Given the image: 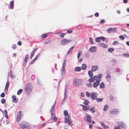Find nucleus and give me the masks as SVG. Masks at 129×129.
<instances>
[{"instance_id": "nucleus-1", "label": "nucleus", "mask_w": 129, "mask_h": 129, "mask_svg": "<svg viewBox=\"0 0 129 129\" xmlns=\"http://www.w3.org/2000/svg\"><path fill=\"white\" fill-rule=\"evenodd\" d=\"M64 115L66 116L64 118V123H68L69 125L70 126H72L73 124L72 122V121L71 120V118L68 115V113L67 110H64Z\"/></svg>"}, {"instance_id": "nucleus-2", "label": "nucleus", "mask_w": 129, "mask_h": 129, "mask_svg": "<svg viewBox=\"0 0 129 129\" xmlns=\"http://www.w3.org/2000/svg\"><path fill=\"white\" fill-rule=\"evenodd\" d=\"M20 126L22 128L30 129L31 128V126L28 123L24 121H22L20 123Z\"/></svg>"}, {"instance_id": "nucleus-3", "label": "nucleus", "mask_w": 129, "mask_h": 129, "mask_svg": "<svg viewBox=\"0 0 129 129\" xmlns=\"http://www.w3.org/2000/svg\"><path fill=\"white\" fill-rule=\"evenodd\" d=\"M33 88V86L31 83L27 84L25 86V93L27 94H29L31 92Z\"/></svg>"}, {"instance_id": "nucleus-4", "label": "nucleus", "mask_w": 129, "mask_h": 129, "mask_svg": "<svg viewBox=\"0 0 129 129\" xmlns=\"http://www.w3.org/2000/svg\"><path fill=\"white\" fill-rule=\"evenodd\" d=\"M55 105H54L52 107L50 112L51 113L52 117V120H53V122H56L57 119V117L55 116L54 114V108Z\"/></svg>"}, {"instance_id": "nucleus-5", "label": "nucleus", "mask_w": 129, "mask_h": 129, "mask_svg": "<svg viewBox=\"0 0 129 129\" xmlns=\"http://www.w3.org/2000/svg\"><path fill=\"white\" fill-rule=\"evenodd\" d=\"M71 41V40H69L66 38H63L61 41L60 43L61 45H66L69 43Z\"/></svg>"}, {"instance_id": "nucleus-6", "label": "nucleus", "mask_w": 129, "mask_h": 129, "mask_svg": "<svg viewBox=\"0 0 129 129\" xmlns=\"http://www.w3.org/2000/svg\"><path fill=\"white\" fill-rule=\"evenodd\" d=\"M82 81L81 79H77L73 81V85L75 86H79L81 84Z\"/></svg>"}, {"instance_id": "nucleus-7", "label": "nucleus", "mask_w": 129, "mask_h": 129, "mask_svg": "<svg viewBox=\"0 0 129 129\" xmlns=\"http://www.w3.org/2000/svg\"><path fill=\"white\" fill-rule=\"evenodd\" d=\"M22 116L23 115L21 114V111H19L17 115L16 122H19L22 117Z\"/></svg>"}, {"instance_id": "nucleus-8", "label": "nucleus", "mask_w": 129, "mask_h": 129, "mask_svg": "<svg viewBox=\"0 0 129 129\" xmlns=\"http://www.w3.org/2000/svg\"><path fill=\"white\" fill-rule=\"evenodd\" d=\"M96 80V81L94 82L93 85V87L96 88L99 85V83L101 81V79H98Z\"/></svg>"}, {"instance_id": "nucleus-9", "label": "nucleus", "mask_w": 129, "mask_h": 129, "mask_svg": "<svg viewBox=\"0 0 129 129\" xmlns=\"http://www.w3.org/2000/svg\"><path fill=\"white\" fill-rule=\"evenodd\" d=\"M80 106L82 107V110L84 111H87L89 110L90 108V106H86L82 104L80 105Z\"/></svg>"}, {"instance_id": "nucleus-10", "label": "nucleus", "mask_w": 129, "mask_h": 129, "mask_svg": "<svg viewBox=\"0 0 129 129\" xmlns=\"http://www.w3.org/2000/svg\"><path fill=\"white\" fill-rule=\"evenodd\" d=\"M97 95V94L96 93L93 92L91 93V96L93 100H95L96 99Z\"/></svg>"}, {"instance_id": "nucleus-11", "label": "nucleus", "mask_w": 129, "mask_h": 129, "mask_svg": "<svg viewBox=\"0 0 129 129\" xmlns=\"http://www.w3.org/2000/svg\"><path fill=\"white\" fill-rule=\"evenodd\" d=\"M118 124L121 128H125L126 127L125 124L123 122H119L118 123Z\"/></svg>"}, {"instance_id": "nucleus-12", "label": "nucleus", "mask_w": 129, "mask_h": 129, "mask_svg": "<svg viewBox=\"0 0 129 129\" xmlns=\"http://www.w3.org/2000/svg\"><path fill=\"white\" fill-rule=\"evenodd\" d=\"M98 79L97 76H94L93 78L92 77L91 78H89V81L90 82H94L95 80H96Z\"/></svg>"}, {"instance_id": "nucleus-13", "label": "nucleus", "mask_w": 129, "mask_h": 129, "mask_svg": "<svg viewBox=\"0 0 129 129\" xmlns=\"http://www.w3.org/2000/svg\"><path fill=\"white\" fill-rule=\"evenodd\" d=\"M119 112V111L118 109H114L111 110L110 111L111 113L112 114H116Z\"/></svg>"}, {"instance_id": "nucleus-14", "label": "nucleus", "mask_w": 129, "mask_h": 129, "mask_svg": "<svg viewBox=\"0 0 129 129\" xmlns=\"http://www.w3.org/2000/svg\"><path fill=\"white\" fill-rule=\"evenodd\" d=\"M86 116L87 117V121L89 122H91V116L88 114H86Z\"/></svg>"}, {"instance_id": "nucleus-15", "label": "nucleus", "mask_w": 129, "mask_h": 129, "mask_svg": "<svg viewBox=\"0 0 129 129\" xmlns=\"http://www.w3.org/2000/svg\"><path fill=\"white\" fill-rule=\"evenodd\" d=\"M116 29L115 28H110L108 29L107 32L109 33H110L112 32H115L116 31Z\"/></svg>"}, {"instance_id": "nucleus-16", "label": "nucleus", "mask_w": 129, "mask_h": 129, "mask_svg": "<svg viewBox=\"0 0 129 129\" xmlns=\"http://www.w3.org/2000/svg\"><path fill=\"white\" fill-rule=\"evenodd\" d=\"M28 57L29 56L28 54L27 55L25 56L23 64V66L24 67L25 66L27 61V59L28 58Z\"/></svg>"}, {"instance_id": "nucleus-17", "label": "nucleus", "mask_w": 129, "mask_h": 129, "mask_svg": "<svg viewBox=\"0 0 129 129\" xmlns=\"http://www.w3.org/2000/svg\"><path fill=\"white\" fill-rule=\"evenodd\" d=\"M98 66H93L91 67V70L93 71H95L98 69Z\"/></svg>"}, {"instance_id": "nucleus-18", "label": "nucleus", "mask_w": 129, "mask_h": 129, "mask_svg": "<svg viewBox=\"0 0 129 129\" xmlns=\"http://www.w3.org/2000/svg\"><path fill=\"white\" fill-rule=\"evenodd\" d=\"M96 48L95 46L91 47L89 49V51L92 52H94L96 51Z\"/></svg>"}, {"instance_id": "nucleus-19", "label": "nucleus", "mask_w": 129, "mask_h": 129, "mask_svg": "<svg viewBox=\"0 0 129 129\" xmlns=\"http://www.w3.org/2000/svg\"><path fill=\"white\" fill-rule=\"evenodd\" d=\"M12 101L13 102L15 103L17 102V100L16 98V97L15 95H13L12 97Z\"/></svg>"}, {"instance_id": "nucleus-20", "label": "nucleus", "mask_w": 129, "mask_h": 129, "mask_svg": "<svg viewBox=\"0 0 129 129\" xmlns=\"http://www.w3.org/2000/svg\"><path fill=\"white\" fill-rule=\"evenodd\" d=\"M89 111H91L93 113L95 112L96 111V109L95 107L94 106L92 107L90 109V108Z\"/></svg>"}, {"instance_id": "nucleus-21", "label": "nucleus", "mask_w": 129, "mask_h": 129, "mask_svg": "<svg viewBox=\"0 0 129 129\" xmlns=\"http://www.w3.org/2000/svg\"><path fill=\"white\" fill-rule=\"evenodd\" d=\"M74 48V46H73L71 48H70L69 49V50L68 51V52L67 53V54H69L71 53Z\"/></svg>"}, {"instance_id": "nucleus-22", "label": "nucleus", "mask_w": 129, "mask_h": 129, "mask_svg": "<svg viewBox=\"0 0 129 129\" xmlns=\"http://www.w3.org/2000/svg\"><path fill=\"white\" fill-rule=\"evenodd\" d=\"M14 1H11L10 2V7L11 9H13V8L14 6Z\"/></svg>"}, {"instance_id": "nucleus-23", "label": "nucleus", "mask_w": 129, "mask_h": 129, "mask_svg": "<svg viewBox=\"0 0 129 129\" xmlns=\"http://www.w3.org/2000/svg\"><path fill=\"white\" fill-rule=\"evenodd\" d=\"M81 67H77L75 69V71L76 72H79L81 70Z\"/></svg>"}, {"instance_id": "nucleus-24", "label": "nucleus", "mask_w": 129, "mask_h": 129, "mask_svg": "<svg viewBox=\"0 0 129 129\" xmlns=\"http://www.w3.org/2000/svg\"><path fill=\"white\" fill-rule=\"evenodd\" d=\"M88 74L90 77H92L93 76L92 71V70L91 71H88Z\"/></svg>"}, {"instance_id": "nucleus-25", "label": "nucleus", "mask_w": 129, "mask_h": 129, "mask_svg": "<svg viewBox=\"0 0 129 129\" xmlns=\"http://www.w3.org/2000/svg\"><path fill=\"white\" fill-rule=\"evenodd\" d=\"M100 43V45L102 47L104 48H107V44H105L103 43Z\"/></svg>"}, {"instance_id": "nucleus-26", "label": "nucleus", "mask_w": 129, "mask_h": 129, "mask_svg": "<svg viewBox=\"0 0 129 129\" xmlns=\"http://www.w3.org/2000/svg\"><path fill=\"white\" fill-rule=\"evenodd\" d=\"M9 85V82L8 81H7L6 84L5 89V90H6L7 91L8 90Z\"/></svg>"}, {"instance_id": "nucleus-27", "label": "nucleus", "mask_w": 129, "mask_h": 129, "mask_svg": "<svg viewBox=\"0 0 129 129\" xmlns=\"http://www.w3.org/2000/svg\"><path fill=\"white\" fill-rule=\"evenodd\" d=\"M87 68V66H86V65L85 63L83 64H82V70H86Z\"/></svg>"}, {"instance_id": "nucleus-28", "label": "nucleus", "mask_w": 129, "mask_h": 129, "mask_svg": "<svg viewBox=\"0 0 129 129\" xmlns=\"http://www.w3.org/2000/svg\"><path fill=\"white\" fill-rule=\"evenodd\" d=\"M100 123L105 128H108L109 127V126L108 125H105L104 123L101 122H100Z\"/></svg>"}, {"instance_id": "nucleus-29", "label": "nucleus", "mask_w": 129, "mask_h": 129, "mask_svg": "<svg viewBox=\"0 0 129 129\" xmlns=\"http://www.w3.org/2000/svg\"><path fill=\"white\" fill-rule=\"evenodd\" d=\"M61 72L62 74H64L65 73V71L64 66H63L61 71Z\"/></svg>"}, {"instance_id": "nucleus-30", "label": "nucleus", "mask_w": 129, "mask_h": 129, "mask_svg": "<svg viewBox=\"0 0 129 129\" xmlns=\"http://www.w3.org/2000/svg\"><path fill=\"white\" fill-rule=\"evenodd\" d=\"M89 103V101L87 100H85L83 102V104L85 105H88Z\"/></svg>"}, {"instance_id": "nucleus-31", "label": "nucleus", "mask_w": 129, "mask_h": 129, "mask_svg": "<svg viewBox=\"0 0 129 129\" xmlns=\"http://www.w3.org/2000/svg\"><path fill=\"white\" fill-rule=\"evenodd\" d=\"M114 49L112 48H110L108 49V51L110 52H112L114 50Z\"/></svg>"}, {"instance_id": "nucleus-32", "label": "nucleus", "mask_w": 129, "mask_h": 129, "mask_svg": "<svg viewBox=\"0 0 129 129\" xmlns=\"http://www.w3.org/2000/svg\"><path fill=\"white\" fill-rule=\"evenodd\" d=\"M100 87L101 88H104L105 87V84L103 82H102L100 85Z\"/></svg>"}, {"instance_id": "nucleus-33", "label": "nucleus", "mask_w": 129, "mask_h": 129, "mask_svg": "<svg viewBox=\"0 0 129 129\" xmlns=\"http://www.w3.org/2000/svg\"><path fill=\"white\" fill-rule=\"evenodd\" d=\"M47 36V34H43L41 35V38L42 39H43L46 37Z\"/></svg>"}, {"instance_id": "nucleus-34", "label": "nucleus", "mask_w": 129, "mask_h": 129, "mask_svg": "<svg viewBox=\"0 0 129 129\" xmlns=\"http://www.w3.org/2000/svg\"><path fill=\"white\" fill-rule=\"evenodd\" d=\"M22 89H20L17 91V94L18 95H19L22 92Z\"/></svg>"}, {"instance_id": "nucleus-35", "label": "nucleus", "mask_w": 129, "mask_h": 129, "mask_svg": "<svg viewBox=\"0 0 129 129\" xmlns=\"http://www.w3.org/2000/svg\"><path fill=\"white\" fill-rule=\"evenodd\" d=\"M98 102H102L103 100L102 98H98L96 99Z\"/></svg>"}, {"instance_id": "nucleus-36", "label": "nucleus", "mask_w": 129, "mask_h": 129, "mask_svg": "<svg viewBox=\"0 0 129 129\" xmlns=\"http://www.w3.org/2000/svg\"><path fill=\"white\" fill-rule=\"evenodd\" d=\"M101 40V38L98 37L96 38L95 39V41L96 42H99Z\"/></svg>"}, {"instance_id": "nucleus-37", "label": "nucleus", "mask_w": 129, "mask_h": 129, "mask_svg": "<svg viewBox=\"0 0 129 129\" xmlns=\"http://www.w3.org/2000/svg\"><path fill=\"white\" fill-rule=\"evenodd\" d=\"M108 106L107 105H105L104 108L103 110L104 111H106L108 109Z\"/></svg>"}, {"instance_id": "nucleus-38", "label": "nucleus", "mask_w": 129, "mask_h": 129, "mask_svg": "<svg viewBox=\"0 0 129 129\" xmlns=\"http://www.w3.org/2000/svg\"><path fill=\"white\" fill-rule=\"evenodd\" d=\"M51 42V40H49L45 42L44 43L45 44H47L50 43Z\"/></svg>"}, {"instance_id": "nucleus-39", "label": "nucleus", "mask_w": 129, "mask_h": 129, "mask_svg": "<svg viewBox=\"0 0 129 129\" xmlns=\"http://www.w3.org/2000/svg\"><path fill=\"white\" fill-rule=\"evenodd\" d=\"M6 100L5 99L3 98L1 100V103L2 104H4L5 102H6Z\"/></svg>"}, {"instance_id": "nucleus-40", "label": "nucleus", "mask_w": 129, "mask_h": 129, "mask_svg": "<svg viewBox=\"0 0 129 129\" xmlns=\"http://www.w3.org/2000/svg\"><path fill=\"white\" fill-rule=\"evenodd\" d=\"M123 55L126 57H129V54L124 53L123 54Z\"/></svg>"}, {"instance_id": "nucleus-41", "label": "nucleus", "mask_w": 129, "mask_h": 129, "mask_svg": "<svg viewBox=\"0 0 129 129\" xmlns=\"http://www.w3.org/2000/svg\"><path fill=\"white\" fill-rule=\"evenodd\" d=\"M81 52H78V53L77 55V58H78V59H79V58L81 55Z\"/></svg>"}, {"instance_id": "nucleus-42", "label": "nucleus", "mask_w": 129, "mask_h": 129, "mask_svg": "<svg viewBox=\"0 0 129 129\" xmlns=\"http://www.w3.org/2000/svg\"><path fill=\"white\" fill-rule=\"evenodd\" d=\"M89 40H90V43L91 44H93V39L92 38H89Z\"/></svg>"}, {"instance_id": "nucleus-43", "label": "nucleus", "mask_w": 129, "mask_h": 129, "mask_svg": "<svg viewBox=\"0 0 129 129\" xmlns=\"http://www.w3.org/2000/svg\"><path fill=\"white\" fill-rule=\"evenodd\" d=\"M66 34V33H62L60 35V36L62 38H63L64 37V35Z\"/></svg>"}, {"instance_id": "nucleus-44", "label": "nucleus", "mask_w": 129, "mask_h": 129, "mask_svg": "<svg viewBox=\"0 0 129 129\" xmlns=\"http://www.w3.org/2000/svg\"><path fill=\"white\" fill-rule=\"evenodd\" d=\"M119 38L122 40H123L124 39V37L122 35L120 36L119 37Z\"/></svg>"}, {"instance_id": "nucleus-45", "label": "nucleus", "mask_w": 129, "mask_h": 129, "mask_svg": "<svg viewBox=\"0 0 129 129\" xmlns=\"http://www.w3.org/2000/svg\"><path fill=\"white\" fill-rule=\"evenodd\" d=\"M73 31L72 30H68L67 32L68 34H71L72 33Z\"/></svg>"}, {"instance_id": "nucleus-46", "label": "nucleus", "mask_w": 129, "mask_h": 129, "mask_svg": "<svg viewBox=\"0 0 129 129\" xmlns=\"http://www.w3.org/2000/svg\"><path fill=\"white\" fill-rule=\"evenodd\" d=\"M35 53H34V52H32L31 53V54H30V58H31V59H32V57H33L34 56V54Z\"/></svg>"}, {"instance_id": "nucleus-47", "label": "nucleus", "mask_w": 129, "mask_h": 129, "mask_svg": "<svg viewBox=\"0 0 129 129\" xmlns=\"http://www.w3.org/2000/svg\"><path fill=\"white\" fill-rule=\"evenodd\" d=\"M86 96L87 97H89L90 96V93L88 92H86Z\"/></svg>"}, {"instance_id": "nucleus-48", "label": "nucleus", "mask_w": 129, "mask_h": 129, "mask_svg": "<svg viewBox=\"0 0 129 129\" xmlns=\"http://www.w3.org/2000/svg\"><path fill=\"white\" fill-rule=\"evenodd\" d=\"M0 96L2 98L4 97L5 96V94L4 93V92L2 93L0 95Z\"/></svg>"}, {"instance_id": "nucleus-49", "label": "nucleus", "mask_w": 129, "mask_h": 129, "mask_svg": "<svg viewBox=\"0 0 129 129\" xmlns=\"http://www.w3.org/2000/svg\"><path fill=\"white\" fill-rule=\"evenodd\" d=\"M120 128L119 126H115L114 127V129H120Z\"/></svg>"}, {"instance_id": "nucleus-50", "label": "nucleus", "mask_w": 129, "mask_h": 129, "mask_svg": "<svg viewBox=\"0 0 129 129\" xmlns=\"http://www.w3.org/2000/svg\"><path fill=\"white\" fill-rule=\"evenodd\" d=\"M86 85L89 87H91L92 85V84L90 83H89L88 84H86Z\"/></svg>"}, {"instance_id": "nucleus-51", "label": "nucleus", "mask_w": 129, "mask_h": 129, "mask_svg": "<svg viewBox=\"0 0 129 129\" xmlns=\"http://www.w3.org/2000/svg\"><path fill=\"white\" fill-rule=\"evenodd\" d=\"M110 100H113V97L112 95H110Z\"/></svg>"}, {"instance_id": "nucleus-52", "label": "nucleus", "mask_w": 129, "mask_h": 129, "mask_svg": "<svg viewBox=\"0 0 129 129\" xmlns=\"http://www.w3.org/2000/svg\"><path fill=\"white\" fill-rule=\"evenodd\" d=\"M95 16L96 17H98L99 16V14L98 13L96 12L94 14Z\"/></svg>"}, {"instance_id": "nucleus-53", "label": "nucleus", "mask_w": 129, "mask_h": 129, "mask_svg": "<svg viewBox=\"0 0 129 129\" xmlns=\"http://www.w3.org/2000/svg\"><path fill=\"white\" fill-rule=\"evenodd\" d=\"M17 44L19 46H21L22 45V43L21 41H18L17 43Z\"/></svg>"}, {"instance_id": "nucleus-54", "label": "nucleus", "mask_w": 129, "mask_h": 129, "mask_svg": "<svg viewBox=\"0 0 129 129\" xmlns=\"http://www.w3.org/2000/svg\"><path fill=\"white\" fill-rule=\"evenodd\" d=\"M98 79H101V78L102 77V75L101 74H99L98 75Z\"/></svg>"}, {"instance_id": "nucleus-55", "label": "nucleus", "mask_w": 129, "mask_h": 129, "mask_svg": "<svg viewBox=\"0 0 129 129\" xmlns=\"http://www.w3.org/2000/svg\"><path fill=\"white\" fill-rule=\"evenodd\" d=\"M16 48V45H13L12 47V48H13V49H15Z\"/></svg>"}, {"instance_id": "nucleus-56", "label": "nucleus", "mask_w": 129, "mask_h": 129, "mask_svg": "<svg viewBox=\"0 0 129 129\" xmlns=\"http://www.w3.org/2000/svg\"><path fill=\"white\" fill-rule=\"evenodd\" d=\"M105 39V38L102 37H101V40H102L104 41Z\"/></svg>"}, {"instance_id": "nucleus-57", "label": "nucleus", "mask_w": 129, "mask_h": 129, "mask_svg": "<svg viewBox=\"0 0 129 129\" xmlns=\"http://www.w3.org/2000/svg\"><path fill=\"white\" fill-rule=\"evenodd\" d=\"M105 22V21L104 20H102L100 21V23H103Z\"/></svg>"}, {"instance_id": "nucleus-58", "label": "nucleus", "mask_w": 129, "mask_h": 129, "mask_svg": "<svg viewBox=\"0 0 129 129\" xmlns=\"http://www.w3.org/2000/svg\"><path fill=\"white\" fill-rule=\"evenodd\" d=\"M116 60L115 59H112L111 60V62H115Z\"/></svg>"}, {"instance_id": "nucleus-59", "label": "nucleus", "mask_w": 129, "mask_h": 129, "mask_svg": "<svg viewBox=\"0 0 129 129\" xmlns=\"http://www.w3.org/2000/svg\"><path fill=\"white\" fill-rule=\"evenodd\" d=\"M123 2L124 3H126L128 2L127 0H123Z\"/></svg>"}, {"instance_id": "nucleus-60", "label": "nucleus", "mask_w": 129, "mask_h": 129, "mask_svg": "<svg viewBox=\"0 0 129 129\" xmlns=\"http://www.w3.org/2000/svg\"><path fill=\"white\" fill-rule=\"evenodd\" d=\"M35 60L34 59H33V60H32L30 62V64H32L34 62V61H35Z\"/></svg>"}, {"instance_id": "nucleus-61", "label": "nucleus", "mask_w": 129, "mask_h": 129, "mask_svg": "<svg viewBox=\"0 0 129 129\" xmlns=\"http://www.w3.org/2000/svg\"><path fill=\"white\" fill-rule=\"evenodd\" d=\"M80 94H81V96H82V97H83L84 96V93H81Z\"/></svg>"}, {"instance_id": "nucleus-62", "label": "nucleus", "mask_w": 129, "mask_h": 129, "mask_svg": "<svg viewBox=\"0 0 129 129\" xmlns=\"http://www.w3.org/2000/svg\"><path fill=\"white\" fill-rule=\"evenodd\" d=\"M4 113L5 114V115L7 114L8 112L6 110H5L4 111Z\"/></svg>"}, {"instance_id": "nucleus-63", "label": "nucleus", "mask_w": 129, "mask_h": 129, "mask_svg": "<svg viewBox=\"0 0 129 129\" xmlns=\"http://www.w3.org/2000/svg\"><path fill=\"white\" fill-rule=\"evenodd\" d=\"M118 43V42L116 41H114V42H113V44H114V45H116V44H117Z\"/></svg>"}, {"instance_id": "nucleus-64", "label": "nucleus", "mask_w": 129, "mask_h": 129, "mask_svg": "<svg viewBox=\"0 0 129 129\" xmlns=\"http://www.w3.org/2000/svg\"><path fill=\"white\" fill-rule=\"evenodd\" d=\"M104 41H105L106 43H107L108 41V38H105V39Z\"/></svg>"}]
</instances>
